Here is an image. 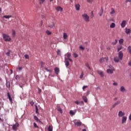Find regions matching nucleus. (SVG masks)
<instances>
[{"instance_id": "obj_1", "label": "nucleus", "mask_w": 131, "mask_h": 131, "mask_svg": "<svg viewBox=\"0 0 131 131\" xmlns=\"http://www.w3.org/2000/svg\"><path fill=\"white\" fill-rule=\"evenodd\" d=\"M3 37L5 39V41H11V39L9 35L6 34H3Z\"/></svg>"}, {"instance_id": "obj_2", "label": "nucleus", "mask_w": 131, "mask_h": 131, "mask_svg": "<svg viewBox=\"0 0 131 131\" xmlns=\"http://www.w3.org/2000/svg\"><path fill=\"white\" fill-rule=\"evenodd\" d=\"M82 17L85 22H90V16L86 14L82 15Z\"/></svg>"}, {"instance_id": "obj_3", "label": "nucleus", "mask_w": 131, "mask_h": 131, "mask_svg": "<svg viewBox=\"0 0 131 131\" xmlns=\"http://www.w3.org/2000/svg\"><path fill=\"white\" fill-rule=\"evenodd\" d=\"M18 127H19V123H15V124H13L12 125V128L14 130H17Z\"/></svg>"}, {"instance_id": "obj_4", "label": "nucleus", "mask_w": 131, "mask_h": 131, "mask_svg": "<svg viewBox=\"0 0 131 131\" xmlns=\"http://www.w3.org/2000/svg\"><path fill=\"white\" fill-rule=\"evenodd\" d=\"M124 115H125V112H123L122 111H119L118 114V116L119 117H123V116H124Z\"/></svg>"}, {"instance_id": "obj_5", "label": "nucleus", "mask_w": 131, "mask_h": 131, "mask_svg": "<svg viewBox=\"0 0 131 131\" xmlns=\"http://www.w3.org/2000/svg\"><path fill=\"white\" fill-rule=\"evenodd\" d=\"M7 97L11 104H13V99L11 97V94L9 92L7 93Z\"/></svg>"}, {"instance_id": "obj_6", "label": "nucleus", "mask_w": 131, "mask_h": 131, "mask_svg": "<svg viewBox=\"0 0 131 131\" xmlns=\"http://www.w3.org/2000/svg\"><path fill=\"white\" fill-rule=\"evenodd\" d=\"M118 56L120 60H122V59L123 58V53H122V51L119 52Z\"/></svg>"}, {"instance_id": "obj_7", "label": "nucleus", "mask_w": 131, "mask_h": 131, "mask_svg": "<svg viewBox=\"0 0 131 131\" xmlns=\"http://www.w3.org/2000/svg\"><path fill=\"white\" fill-rule=\"evenodd\" d=\"M127 119V118L125 116H123L122 118V124H124V123H125V122H126V120Z\"/></svg>"}, {"instance_id": "obj_8", "label": "nucleus", "mask_w": 131, "mask_h": 131, "mask_svg": "<svg viewBox=\"0 0 131 131\" xmlns=\"http://www.w3.org/2000/svg\"><path fill=\"white\" fill-rule=\"evenodd\" d=\"M55 9L57 12H62L63 11V8L61 7L60 6H57L55 8Z\"/></svg>"}, {"instance_id": "obj_9", "label": "nucleus", "mask_w": 131, "mask_h": 131, "mask_svg": "<svg viewBox=\"0 0 131 131\" xmlns=\"http://www.w3.org/2000/svg\"><path fill=\"white\" fill-rule=\"evenodd\" d=\"M125 25H126V21L123 20L121 24L122 28H124V27H125Z\"/></svg>"}, {"instance_id": "obj_10", "label": "nucleus", "mask_w": 131, "mask_h": 131, "mask_svg": "<svg viewBox=\"0 0 131 131\" xmlns=\"http://www.w3.org/2000/svg\"><path fill=\"white\" fill-rule=\"evenodd\" d=\"M64 62L65 65L66 66V67H68V66H69V61H68V59H67V58H64Z\"/></svg>"}, {"instance_id": "obj_11", "label": "nucleus", "mask_w": 131, "mask_h": 131, "mask_svg": "<svg viewBox=\"0 0 131 131\" xmlns=\"http://www.w3.org/2000/svg\"><path fill=\"white\" fill-rule=\"evenodd\" d=\"M54 71H55V74H59V73L60 72V69H59L57 67L55 68H54Z\"/></svg>"}, {"instance_id": "obj_12", "label": "nucleus", "mask_w": 131, "mask_h": 131, "mask_svg": "<svg viewBox=\"0 0 131 131\" xmlns=\"http://www.w3.org/2000/svg\"><path fill=\"white\" fill-rule=\"evenodd\" d=\"M120 103H121L120 101H117L115 104H114L112 105V108H115L116 107V106H117V105H119V104H120Z\"/></svg>"}, {"instance_id": "obj_13", "label": "nucleus", "mask_w": 131, "mask_h": 131, "mask_svg": "<svg viewBox=\"0 0 131 131\" xmlns=\"http://www.w3.org/2000/svg\"><path fill=\"white\" fill-rule=\"evenodd\" d=\"M97 73H98L101 77H103V76H104V73H103V71H102L98 70Z\"/></svg>"}, {"instance_id": "obj_14", "label": "nucleus", "mask_w": 131, "mask_h": 131, "mask_svg": "<svg viewBox=\"0 0 131 131\" xmlns=\"http://www.w3.org/2000/svg\"><path fill=\"white\" fill-rule=\"evenodd\" d=\"M75 8L76 11H79V10L80 9V5H79V4H76Z\"/></svg>"}, {"instance_id": "obj_15", "label": "nucleus", "mask_w": 131, "mask_h": 131, "mask_svg": "<svg viewBox=\"0 0 131 131\" xmlns=\"http://www.w3.org/2000/svg\"><path fill=\"white\" fill-rule=\"evenodd\" d=\"M110 14L111 15H113L114 14H115V10H114V8H111Z\"/></svg>"}, {"instance_id": "obj_16", "label": "nucleus", "mask_w": 131, "mask_h": 131, "mask_svg": "<svg viewBox=\"0 0 131 131\" xmlns=\"http://www.w3.org/2000/svg\"><path fill=\"white\" fill-rule=\"evenodd\" d=\"M34 120H36L37 122H41L40 120H39V119L36 117V116H34Z\"/></svg>"}, {"instance_id": "obj_17", "label": "nucleus", "mask_w": 131, "mask_h": 131, "mask_svg": "<svg viewBox=\"0 0 131 131\" xmlns=\"http://www.w3.org/2000/svg\"><path fill=\"white\" fill-rule=\"evenodd\" d=\"M119 60H120V59L118 57H116L114 58V60L115 62H116V63H118V62H119Z\"/></svg>"}, {"instance_id": "obj_18", "label": "nucleus", "mask_w": 131, "mask_h": 131, "mask_svg": "<svg viewBox=\"0 0 131 131\" xmlns=\"http://www.w3.org/2000/svg\"><path fill=\"white\" fill-rule=\"evenodd\" d=\"M48 27H49V28H53V27H55V23H52L48 26Z\"/></svg>"}, {"instance_id": "obj_19", "label": "nucleus", "mask_w": 131, "mask_h": 131, "mask_svg": "<svg viewBox=\"0 0 131 131\" xmlns=\"http://www.w3.org/2000/svg\"><path fill=\"white\" fill-rule=\"evenodd\" d=\"M75 125H77V126H80L81 125V122H76L74 123Z\"/></svg>"}, {"instance_id": "obj_20", "label": "nucleus", "mask_w": 131, "mask_h": 131, "mask_svg": "<svg viewBox=\"0 0 131 131\" xmlns=\"http://www.w3.org/2000/svg\"><path fill=\"white\" fill-rule=\"evenodd\" d=\"M3 18H5V19H9V18H12V15H4Z\"/></svg>"}, {"instance_id": "obj_21", "label": "nucleus", "mask_w": 131, "mask_h": 131, "mask_svg": "<svg viewBox=\"0 0 131 131\" xmlns=\"http://www.w3.org/2000/svg\"><path fill=\"white\" fill-rule=\"evenodd\" d=\"M122 48H123V47L121 45L118 46L117 52H119V51H121V50H122Z\"/></svg>"}, {"instance_id": "obj_22", "label": "nucleus", "mask_w": 131, "mask_h": 131, "mask_svg": "<svg viewBox=\"0 0 131 131\" xmlns=\"http://www.w3.org/2000/svg\"><path fill=\"white\" fill-rule=\"evenodd\" d=\"M6 86L8 89H10V88H11V84L10 83V81H7L6 82Z\"/></svg>"}, {"instance_id": "obj_23", "label": "nucleus", "mask_w": 131, "mask_h": 131, "mask_svg": "<svg viewBox=\"0 0 131 131\" xmlns=\"http://www.w3.org/2000/svg\"><path fill=\"white\" fill-rule=\"evenodd\" d=\"M125 32L126 34H129V33H130L131 30L129 29L125 28Z\"/></svg>"}, {"instance_id": "obj_24", "label": "nucleus", "mask_w": 131, "mask_h": 131, "mask_svg": "<svg viewBox=\"0 0 131 131\" xmlns=\"http://www.w3.org/2000/svg\"><path fill=\"white\" fill-rule=\"evenodd\" d=\"M82 99H83V101L85 102V103H88V98H86V96H83L82 97Z\"/></svg>"}, {"instance_id": "obj_25", "label": "nucleus", "mask_w": 131, "mask_h": 131, "mask_svg": "<svg viewBox=\"0 0 131 131\" xmlns=\"http://www.w3.org/2000/svg\"><path fill=\"white\" fill-rule=\"evenodd\" d=\"M107 73H110L111 74H112L113 73V70L112 69H107Z\"/></svg>"}, {"instance_id": "obj_26", "label": "nucleus", "mask_w": 131, "mask_h": 131, "mask_svg": "<svg viewBox=\"0 0 131 131\" xmlns=\"http://www.w3.org/2000/svg\"><path fill=\"white\" fill-rule=\"evenodd\" d=\"M68 36L67 35V34L66 33H64L63 34V37L64 39H67V37Z\"/></svg>"}, {"instance_id": "obj_27", "label": "nucleus", "mask_w": 131, "mask_h": 131, "mask_svg": "<svg viewBox=\"0 0 131 131\" xmlns=\"http://www.w3.org/2000/svg\"><path fill=\"white\" fill-rule=\"evenodd\" d=\"M120 91L122 93H123L124 92H125V88H124V86H121L120 88Z\"/></svg>"}, {"instance_id": "obj_28", "label": "nucleus", "mask_w": 131, "mask_h": 131, "mask_svg": "<svg viewBox=\"0 0 131 131\" xmlns=\"http://www.w3.org/2000/svg\"><path fill=\"white\" fill-rule=\"evenodd\" d=\"M103 13H104V10H103V8H102L101 10V12H99V16H102L103 15Z\"/></svg>"}, {"instance_id": "obj_29", "label": "nucleus", "mask_w": 131, "mask_h": 131, "mask_svg": "<svg viewBox=\"0 0 131 131\" xmlns=\"http://www.w3.org/2000/svg\"><path fill=\"white\" fill-rule=\"evenodd\" d=\"M127 51L129 53V54H131V47L130 46H128L127 48Z\"/></svg>"}, {"instance_id": "obj_30", "label": "nucleus", "mask_w": 131, "mask_h": 131, "mask_svg": "<svg viewBox=\"0 0 131 131\" xmlns=\"http://www.w3.org/2000/svg\"><path fill=\"white\" fill-rule=\"evenodd\" d=\"M114 27H115V24L114 23H113L110 25V28H114Z\"/></svg>"}, {"instance_id": "obj_31", "label": "nucleus", "mask_w": 131, "mask_h": 131, "mask_svg": "<svg viewBox=\"0 0 131 131\" xmlns=\"http://www.w3.org/2000/svg\"><path fill=\"white\" fill-rule=\"evenodd\" d=\"M48 131H53V127L51 125H49L48 127Z\"/></svg>"}, {"instance_id": "obj_32", "label": "nucleus", "mask_w": 131, "mask_h": 131, "mask_svg": "<svg viewBox=\"0 0 131 131\" xmlns=\"http://www.w3.org/2000/svg\"><path fill=\"white\" fill-rule=\"evenodd\" d=\"M123 41H124L123 39H120L119 40V43H120V45H122V43H123Z\"/></svg>"}, {"instance_id": "obj_33", "label": "nucleus", "mask_w": 131, "mask_h": 131, "mask_svg": "<svg viewBox=\"0 0 131 131\" xmlns=\"http://www.w3.org/2000/svg\"><path fill=\"white\" fill-rule=\"evenodd\" d=\"M104 61H105L104 58L102 57V58H101V59L99 60V62H100V63H103V62H104Z\"/></svg>"}, {"instance_id": "obj_34", "label": "nucleus", "mask_w": 131, "mask_h": 131, "mask_svg": "<svg viewBox=\"0 0 131 131\" xmlns=\"http://www.w3.org/2000/svg\"><path fill=\"white\" fill-rule=\"evenodd\" d=\"M70 114L71 115H75V112H73V111L71 110L70 111Z\"/></svg>"}, {"instance_id": "obj_35", "label": "nucleus", "mask_w": 131, "mask_h": 131, "mask_svg": "<svg viewBox=\"0 0 131 131\" xmlns=\"http://www.w3.org/2000/svg\"><path fill=\"white\" fill-rule=\"evenodd\" d=\"M85 65L86 67H87V68H89V69H90V70L92 69L91 68V67H90V64H89V63H86L85 64Z\"/></svg>"}, {"instance_id": "obj_36", "label": "nucleus", "mask_w": 131, "mask_h": 131, "mask_svg": "<svg viewBox=\"0 0 131 131\" xmlns=\"http://www.w3.org/2000/svg\"><path fill=\"white\" fill-rule=\"evenodd\" d=\"M46 33L48 35H51V34H52V32L49 31V30H47L46 31Z\"/></svg>"}, {"instance_id": "obj_37", "label": "nucleus", "mask_w": 131, "mask_h": 131, "mask_svg": "<svg viewBox=\"0 0 131 131\" xmlns=\"http://www.w3.org/2000/svg\"><path fill=\"white\" fill-rule=\"evenodd\" d=\"M45 70H46V71H47V72H49L50 73H52V70H49V69H48V68H45Z\"/></svg>"}, {"instance_id": "obj_38", "label": "nucleus", "mask_w": 131, "mask_h": 131, "mask_svg": "<svg viewBox=\"0 0 131 131\" xmlns=\"http://www.w3.org/2000/svg\"><path fill=\"white\" fill-rule=\"evenodd\" d=\"M57 110L60 112V113H63V111H62V108L61 107H58Z\"/></svg>"}, {"instance_id": "obj_39", "label": "nucleus", "mask_w": 131, "mask_h": 131, "mask_svg": "<svg viewBox=\"0 0 131 131\" xmlns=\"http://www.w3.org/2000/svg\"><path fill=\"white\" fill-rule=\"evenodd\" d=\"M116 43H117V39H115V41H114L112 42V44L114 45V46H115V45H116Z\"/></svg>"}, {"instance_id": "obj_40", "label": "nucleus", "mask_w": 131, "mask_h": 131, "mask_svg": "<svg viewBox=\"0 0 131 131\" xmlns=\"http://www.w3.org/2000/svg\"><path fill=\"white\" fill-rule=\"evenodd\" d=\"M45 0H39V4L40 5H42L43 3H45Z\"/></svg>"}, {"instance_id": "obj_41", "label": "nucleus", "mask_w": 131, "mask_h": 131, "mask_svg": "<svg viewBox=\"0 0 131 131\" xmlns=\"http://www.w3.org/2000/svg\"><path fill=\"white\" fill-rule=\"evenodd\" d=\"M57 55H58L59 56H61V51H60V50H57Z\"/></svg>"}, {"instance_id": "obj_42", "label": "nucleus", "mask_w": 131, "mask_h": 131, "mask_svg": "<svg viewBox=\"0 0 131 131\" xmlns=\"http://www.w3.org/2000/svg\"><path fill=\"white\" fill-rule=\"evenodd\" d=\"M12 35L13 36H15V35L16 34V32H15V30H12Z\"/></svg>"}, {"instance_id": "obj_43", "label": "nucleus", "mask_w": 131, "mask_h": 131, "mask_svg": "<svg viewBox=\"0 0 131 131\" xmlns=\"http://www.w3.org/2000/svg\"><path fill=\"white\" fill-rule=\"evenodd\" d=\"M73 56L74 57V58H77V57H78V55H77V54L74 53L73 54Z\"/></svg>"}, {"instance_id": "obj_44", "label": "nucleus", "mask_w": 131, "mask_h": 131, "mask_svg": "<svg viewBox=\"0 0 131 131\" xmlns=\"http://www.w3.org/2000/svg\"><path fill=\"white\" fill-rule=\"evenodd\" d=\"M25 59H29V56L27 54H25Z\"/></svg>"}, {"instance_id": "obj_45", "label": "nucleus", "mask_w": 131, "mask_h": 131, "mask_svg": "<svg viewBox=\"0 0 131 131\" xmlns=\"http://www.w3.org/2000/svg\"><path fill=\"white\" fill-rule=\"evenodd\" d=\"M79 49L80 50H81L82 51H84V47H82V46H80L79 47Z\"/></svg>"}, {"instance_id": "obj_46", "label": "nucleus", "mask_w": 131, "mask_h": 131, "mask_svg": "<svg viewBox=\"0 0 131 131\" xmlns=\"http://www.w3.org/2000/svg\"><path fill=\"white\" fill-rule=\"evenodd\" d=\"M34 127L38 128V126L36 125V123H34Z\"/></svg>"}, {"instance_id": "obj_47", "label": "nucleus", "mask_w": 131, "mask_h": 131, "mask_svg": "<svg viewBox=\"0 0 131 131\" xmlns=\"http://www.w3.org/2000/svg\"><path fill=\"white\" fill-rule=\"evenodd\" d=\"M10 54H11V53L10 52V51H9L8 52H7L6 53V55L8 56V57H10Z\"/></svg>"}, {"instance_id": "obj_48", "label": "nucleus", "mask_w": 131, "mask_h": 131, "mask_svg": "<svg viewBox=\"0 0 131 131\" xmlns=\"http://www.w3.org/2000/svg\"><path fill=\"white\" fill-rule=\"evenodd\" d=\"M67 59H68V61H70V62H73L72 59L70 58H67Z\"/></svg>"}, {"instance_id": "obj_49", "label": "nucleus", "mask_w": 131, "mask_h": 131, "mask_svg": "<svg viewBox=\"0 0 131 131\" xmlns=\"http://www.w3.org/2000/svg\"><path fill=\"white\" fill-rule=\"evenodd\" d=\"M45 66V63L42 61L41 62V67H43V66Z\"/></svg>"}, {"instance_id": "obj_50", "label": "nucleus", "mask_w": 131, "mask_h": 131, "mask_svg": "<svg viewBox=\"0 0 131 131\" xmlns=\"http://www.w3.org/2000/svg\"><path fill=\"white\" fill-rule=\"evenodd\" d=\"M67 57H68V58H70V57H71V54L70 53H68Z\"/></svg>"}, {"instance_id": "obj_51", "label": "nucleus", "mask_w": 131, "mask_h": 131, "mask_svg": "<svg viewBox=\"0 0 131 131\" xmlns=\"http://www.w3.org/2000/svg\"><path fill=\"white\" fill-rule=\"evenodd\" d=\"M82 77H83V73H82L81 75L80 76V78H82Z\"/></svg>"}, {"instance_id": "obj_52", "label": "nucleus", "mask_w": 131, "mask_h": 131, "mask_svg": "<svg viewBox=\"0 0 131 131\" xmlns=\"http://www.w3.org/2000/svg\"><path fill=\"white\" fill-rule=\"evenodd\" d=\"M94 0H87L88 3H93Z\"/></svg>"}, {"instance_id": "obj_53", "label": "nucleus", "mask_w": 131, "mask_h": 131, "mask_svg": "<svg viewBox=\"0 0 131 131\" xmlns=\"http://www.w3.org/2000/svg\"><path fill=\"white\" fill-rule=\"evenodd\" d=\"M128 119L130 120V121H131V114H130V115L128 116Z\"/></svg>"}, {"instance_id": "obj_54", "label": "nucleus", "mask_w": 131, "mask_h": 131, "mask_svg": "<svg viewBox=\"0 0 131 131\" xmlns=\"http://www.w3.org/2000/svg\"><path fill=\"white\" fill-rule=\"evenodd\" d=\"M75 103L76 104H77V105H78V104H79V101H78V100H76V101L75 102Z\"/></svg>"}, {"instance_id": "obj_55", "label": "nucleus", "mask_w": 131, "mask_h": 131, "mask_svg": "<svg viewBox=\"0 0 131 131\" xmlns=\"http://www.w3.org/2000/svg\"><path fill=\"white\" fill-rule=\"evenodd\" d=\"M131 2V0H126L125 3H130Z\"/></svg>"}, {"instance_id": "obj_56", "label": "nucleus", "mask_w": 131, "mask_h": 131, "mask_svg": "<svg viewBox=\"0 0 131 131\" xmlns=\"http://www.w3.org/2000/svg\"><path fill=\"white\" fill-rule=\"evenodd\" d=\"M30 104L31 105V106H33V105L34 104V102H33V101L30 102Z\"/></svg>"}, {"instance_id": "obj_57", "label": "nucleus", "mask_w": 131, "mask_h": 131, "mask_svg": "<svg viewBox=\"0 0 131 131\" xmlns=\"http://www.w3.org/2000/svg\"><path fill=\"white\" fill-rule=\"evenodd\" d=\"M118 99V97H115L114 98V101H117Z\"/></svg>"}, {"instance_id": "obj_58", "label": "nucleus", "mask_w": 131, "mask_h": 131, "mask_svg": "<svg viewBox=\"0 0 131 131\" xmlns=\"http://www.w3.org/2000/svg\"><path fill=\"white\" fill-rule=\"evenodd\" d=\"M86 88H88V86H83L82 89L85 90V89H86Z\"/></svg>"}, {"instance_id": "obj_59", "label": "nucleus", "mask_w": 131, "mask_h": 131, "mask_svg": "<svg viewBox=\"0 0 131 131\" xmlns=\"http://www.w3.org/2000/svg\"><path fill=\"white\" fill-rule=\"evenodd\" d=\"M128 65H129V66H131V59L129 60V61L128 62Z\"/></svg>"}, {"instance_id": "obj_60", "label": "nucleus", "mask_w": 131, "mask_h": 131, "mask_svg": "<svg viewBox=\"0 0 131 131\" xmlns=\"http://www.w3.org/2000/svg\"><path fill=\"white\" fill-rule=\"evenodd\" d=\"M118 85L117 82H114V83H113V85L116 86V85Z\"/></svg>"}, {"instance_id": "obj_61", "label": "nucleus", "mask_w": 131, "mask_h": 131, "mask_svg": "<svg viewBox=\"0 0 131 131\" xmlns=\"http://www.w3.org/2000/svg\"><path fill=\"white\" fill-rule=\"evenodd\" d=\"M36 111H38V108H37V106L35 105Z\"/></svg>"}, {"instance_id": "obj_62", "label": "nucleus", "mask_w": 131, "mask_h": 131, "mask_svg": "<svg viewBox=\"0 0 131 131\" xmlns=\"http://www.w3.org/2000/svg\"><path fill=\"white\" fill-rule=\"evenodd\" d=\"M105 60H106V61L108 60V57H106L104 58Z\"/></svg>"}, {"instance_id": "obj_63", "label": "nucleus", "mask_w": 131, "mask_h": 131, "mask_svg": "<svg viewBox=\"0 0 131 131\" xmlns=\"http://www.w3.org/2000/svg\"><path fill=\"white\" fill-rule=\"evenodd\" d=\"M21 69H22V67H19L18 68V70H19V71H20Z\"/></svg>"}, {"instance_id": "obj_64", "label": "nucleus", "mask_w": 131, "mask_h": 131, "mask_svg": "<svg viewBox=\"0 0 131 131\" xmlns=\"http://www.w3.org/2000/svg\"><path fill=\"white\" fill-rule=\"evenodd\" d=\"M36 113L37 114H39V113H38V111H36Z\"/></svg>"}]
</instances>
